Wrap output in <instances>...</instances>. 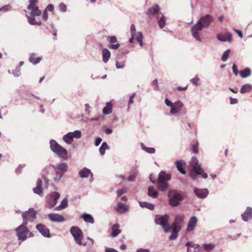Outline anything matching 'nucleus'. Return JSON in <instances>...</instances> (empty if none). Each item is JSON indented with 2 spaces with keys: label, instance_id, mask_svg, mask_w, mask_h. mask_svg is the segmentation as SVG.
Masks as SVG:
<instances>
[{
  "label": "nucleus",
  "instance_id": "nucleus-1",
  "mask_svg": "<svg viewBox=\"0 0 252 252\" xmlns=\"http://www.w3.org/2000/svg\"><path fill=\"white\" fill-rule=\"evenodd\" d=\"M190 165L192 167V170L190 171L189 175L190 177L194 180L197 175H201L202 177L206 179L208 178V175L204 172L203 168L196 158L193 157L190 161Z\"/></svg>",
  "mask_w": 252,
  "mask_h": 252
},
{
  "label": "nucleus",
  "instance_id": "nucleus-2",
  "mask_svg": "<svg viewBox=\"0 0 252 252\" xmlns=\"http://www.w3.org/2000/svg\"><path fill=\"white\" fill-rule=\"evenodd\" d=\"M49 144L50 148L54 153L63 159L67 158L68 152L67 150L58 144L56 140H50Z\"/></svg>",
  "mask_w": 252,
  "mask_h": 252
},
{
  "label": "nucleus",
  "instance_id": "nucleus-3",
  "mask_svg": "<svg viewBox=\"0 0 252 252\" xmlns=\"http://www.w3.org/2000/svg\"><path fill=\"white\" fill-rule=\"evenodd\" d=\"M27 225L28 224L26 222H23L21 225L15 229L19 240L24 241L27 239L28 236H33L32 233L27 227Z\"/></svg>",
  "mask_w": 252,
  "mask_h": 252
},
{
  "label": "nucleus",
  "instance_id": "nucleus-4",
  "mask_svg": "<svg viewBox=\"0 0 252 252\" xmlns=\"http://www.w3.org/2000/svg\"><path fill=\"white\" fill-rule=\"evenodd\" d=\"M171 175L166 174L165 172L161 171L158 179V187L159 189L162 191L166 190L168 187V181L171 180Z\"/></svg>",
  "mask_w": 252,
  "mask_h": 252
},
{
  "label": "nucleus",
  "instance_id": "nucleus-5",
  "mask_svg": "<svg viewBox=\"0 0 252 252\" xmlns=\"http://www.w3.org/2000/svg\"><path fill=\"white\" fill-rule=\"evenodd\" d=\"M55 171V175L54 177V181L59 182L63 177V174L67 171L68 165L65 162H62L57 165H53Z\"/></svg>",
  "mask_w": 252,
  "mask_h": 252
},
{
  "label": "nucleus",
  "instance_id": "nucleus-6",
  "mask_svg": "<svg viewBox=\"0 0 252 252\" xmlns=\"http://www.w3.org/2000/svg\"><path fill=\"white\" fill-rule=\"evenodd\" d=\"M168 197L169 199V204L172 207L177 206L183 200L182 194L174 189H170L168 191Z\"/></svg>",
  "mask_w": 252,
  "mask_h": 252
},
{
  "label": "nucleus",
  "instance_id": "nucleus-7",
  "mask_svg": "<svg viewBox=\"0 0 252 252\" xmlns=\"http://www.w3.org/2000/svg\"><path fill=\"white\" fill-rule=\"evenodd\" d=\"M70 233L74 238L75 243L79 245L85 246L86 243H83L82 241L83 239V232L78 226H72L70 228Z\"/></svg>",
  "mask_w": 252,
  "mask_h": 252
},
{
  "label": "nucleus",
  "instance_id": "nucleus-8",
  "mask_svg": "<svg viewBox=\"0 0 252 252\" xmlns=\"http://www.w3.org/2000/svg\"><path fill=\"white\" fill-rule=\"evenodd\" d=\"M169 218V217L168 215H158L156 216L155 220V223L158 225H161L165 233L170 231L169 223L168 222Z\"/></svg>",
  "mask_w": 252,
  "mask_h": 252
},
{
  "label": "nucleus",
  "instance_id": "nucleus-9",
  "mask_svg": "<svg viewBox=\"0 0 252 252\" xmlns=\"http://www.w3.org/2000/svg\"><path fill=\"white\" fill-rule=\"evenodd\" d=\"M31 12L29 15H27L28 22L32 25H41V22L40 21H37L35 20L34 17L40 16L41 14V11L39 9L38 6H35L32 9L30 10Z\"/></svg>",
  "mask_w": 252,
  "mask_h": 252
},
{
  "label": "nucleus",
  "instance_id": "nucleus-10",
  "mask_svg": "<svg viewBox=\"0 0 252 252\" xmlns=\"http://www.w3.org/2000/svg\"><path fill=\"white\" fill-rule=\"evenodd\" d=\"M36 212L32 208H31L28 211L24 212L22 214L23 222H26L28 224V221L31 222L36 218Z\"/></svg>",
  "mask_w": 252,
  "mask_h": 252
},
{
  "label": "nucleus",
  "instance_id": "nucleus-11",
  "mask_svg": "<svg viewBox=\"0 0 252 252\" xmlns=\"http://www.w3.org/2000/svg\"><path fill=\"white\" fill-rule=\"evenodd\" d=\"M203 27L198 22L193 25L190 29L192 36L198 41L201 42L202 39L199 36V32L202 31Z\"/></svg>",
  "mask_w": 252,
  "mask_h": 252
},
{
  "label": "nucleus",
  "instance_id": "nucleus-12",
  "mask_svg": "<svg viewBox=\"0 0 252 252\" xmlns=\"http://www.w3.org/2000/svg\"><path fill=\"white\" fill-rule=\"evenodd\" d=\"M213 21V17L209 14L202 16L197 21L203 28L209 27Z\"/></svg>",
  "mask_w": 252,
  "mask_h": 252
},
{
  "label": "nucleus",
  "instance_id": "nucleus-13",
  "mask_svg": "<svg viewBox=\"0 0 252 252\" xmlns=\"http://www.w3.org/2000/svg\"><path fill=\"white\" fill-rule=\"evenodd\" d=\"M60 196V194L58 192H52L50 194L48 201L49 207L51 208L55 206L58 199Z\"/></svg>",
  "mask_w": 252,
  "mask_h": 252
},
{
  "label": "nucleus",
  "instance_id": "nucleus-14",
  "mask_svg": "<svg viewBox=\"0 0 252 252\" xmlns=\"http://www.w3.org/2000/svg\"><path fill=\"white\" fill-rule=\"evenodd\" d=\"M36 228L41 235L47 238H50L51 235L48 228L44 224L39 223L36 225Z\"/></svg>",
  "mask_w": 252,
  "mask_h": 252
},
{
  "label": "nucleus",
  "instance_id": "nucleus-15",
  "mask_svg": "<svg viewBox=\"0 0 252 252\" xmlns=\"http://www.w3.org/2000/svg\"><path fill=\"white\" fill-rule=\"evenodd\" d=\"M171 235L169 237L170 240H174L178 236V232L181 230V227L177 225V222H174L171 225Z\"/></svg>",
  "mask_w": 252,
  "mask_h": 252
},
{
  "label": "nucleus",
  "instance_id": "nucleus-16",
  "mask_svg": "<svg viewBox=\"0 0 252 252\" xmlns=\"http://www.w3.org/2000/svg\"><path fill=\"white\" fill-rule=\"evenodd\" d=\"M194 192L195 195L200 198H205L209 193L207 189H199L195 188L194 189Z\"/></svg>",
  "mask_w": 252,
  "mask_h": 252
},
{
  "label": "nucleus",
  "instance_id": "nucleus-17",
  "mask_svg": "<svg viewBox=\"0 0 252 252\" xmlns=\"http://www.w3.org/2000/svg\"><path fill=\"white\" fill-rule=\"evenodd\" d=\"M160 10L159 6L157 4H155L152 7L148 8L146 12V14L148 16H155L156 14H159Z\"/></svg>",
  "mask_w": 252,
  "mask_h": 252
},
{
  "label": "nucleus",
  "instance_id": "nucleus-18",
  "mask_svg": "<svg viewBox=\"0 0 252 252\" xmlns=\"http://www.w3.org/2000/svg\"><path fill=\"white\" fill-rule=\"evenodd\" d=\"M197 222V219L196 217H192L188 224V226L187 228V231L190 232L192 231L194 228L195 227L196 224Z\"/></svg>",
  "mask_w": 252,
  "mask_h": 252
},
{
  "label": "nucleus",
  "instance_id": "nucleus-19",
  "mask_svg": "<svg viewBox=\"0 0 252 252\" xmlns=\"http://www.w3.org/2000/svg\"><path fill=\"white\" fill-rule=\"evenodd\" d=\"M48 216L49 219L54 222H63L64 221L63 217L59 214H49Z\"/></svg>",
  "mask_w": 252,
  "mask_h": 252
},
{
  "label": "nucleus",
  "instance_id": "nucleus-20",
  "mask_svg": "<svg viewBox=\"0 0 252 252\" xmlns=\"http://www.w3.org/2000/svg\"><path fill=\"white\" fill-rule=\"evenodd\" d=\"M183 106V103L181 101H177L174 103V104L170 110V113L175 114L178 113L181 108Z\"/></svg>",
  "mask_w": 252,
  "mask_h": 252
},
{
  "label": "nucleus",
  "instance_id": "nucleus-21",
  "mask_svg": "<svg viewBox=\"0 0 252 252\" xmlns=\"http://www.w3.org/2000/svg\"><path fill=\"white\" fill-rule=\"evenodd\" d=\"M232 35L229 32H226L224 35H222L220 33L218 34L217 39L221 41H228L229 42H231Z\"/></svg>",
  "mask_w": 252,
  "mask_h": 252
},
{
  "label": "nucleus",
  "instance_id": "nucleus-22",
  "mask_svg": "<svg viewBox=\"0 0 252 252\" xmlns=\"http://www.w3.org/2000/svg\"><path fill=\"white\" fill-rule=\"evenodd\" d=\"M42 184V181L41 179H38L36 182V187L33 189V192L40 196H42L43 195Z\"/></svg>",
  "mask_w": 252,
  "mask_h": 252
},
{
  "label": "nucleus",
  "instance_id": "nucleus-23",
  "mask_svg": "<svg viewBox=\"0 0 252 252\" xmlns=\"http://www.w3.org/2000/svg\"><path fill=\"white\" fill-rule=\"evenodd\" d=\"M116 211L119 214H124L129 211V208L126 204L119 202Z\"/></svg>",
  "mask_w": 252,
  "mask_h": 252
},
{
  "label": "nucleus",
  "instance_id": "nucleus-24",
  "mask_svg": "<svg viewBox=\"0 0 252 252\" xmlns=\"http://www.w3.org/2000/svg\"><path fill=\"white\" fill-rule=\"evenodd\" d=\"M35 56V54L32 53L31 54L29 59V62L33 64H36L39 63L42 59V57H36Z\"/></svg>",
  "mask_w": 252,
  "mask_h": 252
},
{
  "label": "nucleus",
  "instance_id": "nucleus-25",
  "mask_svg": "<svg viewBox=\"0 0 252 252\" xmlns=\"http://www.w3.org/2000/svg\"><path fill=\"white\" fill-rule=\"evenodd\" d=\"M80 218L83 219L87 223H90L91 224L94 223V220L93 217L89 214L84 213L81 216Z\"/></svg>",
  "mask_w": 252,
  "mask_h": 252
},
{
  "label": "nucleus",
  "instance_id": "nucleus-26",
  "mask_svg": "<svg viewBox=\"0 0 252 252\" xmlns=\"http://www.w3.org/2000/svg\"><path fill=\"white\" fill-rule=\"evenodd\" d=\"M120 225L118 223H115L112 226L111 236L113 237H117L120 233L121 230L119 229Z\"/></svg>",
  "mask_w": 252,
  "mask_h": 252
},
{
  "label": "nucleus",
  "instance_id": "nucleus-27",
  "mask_svg": "<svg viewBox=\"0 0 252 252\" xmlns=\"http://www.w3.org/2000/svg\"><path fill=\"white\" fill-rule=\"evenodd\" d=\"M90 174L92 175V173L91 170L86 167L83 168L79 172V175L82 178H87Z\"/></svg>",
  "mask_w": 252,
  "mask_h": 252
},
{
  "label": "nucleus",
  "instance_id": "nucleus-28",
  "mask_svg": "<svg viewBox=\"0 0 252 252\" xmlns=\"http://www.w3.org/2000/svg\"><path fill=\"white\" fill-rule=\"evenodd\" d=\"M111 45L110 48L113 49H117L120 47V44L117 43V38L115 36H111L109 40Z\"/></svg>",
  "mask_w": 252,
  "mask_h": 252
},
{
  "label": "nucleus",
  "instance_id": "nucleus-29",
  "mask_svg": "<svg viewBox=\"0 0 252 252\" xmlns=\"http://www.w3.org/2000/svg\"><path fill=\"white\" fill-rule=\"evenodd\" d=\"M185 163L183 160H177L176 166L178 170L182 174H186L185 169Z\"/></svg>",
  "mask_w": 252,
  "mask_h": 252
},
{
  "label": "nucleus",
  "instance_id": "nucleus-30",
  "mask_svg": "<svg viewBox=\"0 0 252 252\" xmlns=\"http://www.w3.org/2000/svg\"><path fill=\"white\" fill-rule=\"evenodd\" d=\"M102 60L104 63H106L109 61L111 53L107 49H103L102 50Z\"/></svg>",
  "mask_w": 252,
  "mask_h": 252
},
{
  "label": "nucleus",
  "instance_id": "nucleus-31",
  "mask_svg": "<svg viewBox=\"0 0 252 252\" xmlns=\"http://www.w3.org/2000/svg\"><path fill=\"white\" fill-rule=\"evenodd\" d=\"M138 173V170L137 169H134L131 170L128 178V181L129 182H133L135 180Z\"/></svg>",
  "mask_w": 252,
  "mask_h": 252
},
{
  "label": "nucleus",
  "instance_id": "nucleus-32",
  "mask_svg": "<svg viewBox=\"0 0 252 252\" xmlns=\"http://www.w3.org/2000/svg\"><path fill=\"white\" fill-rule=\"evenodd\" d=\"M239 73L241 77L245 78L251 75V70L249 68L246 67L244 70H241Z\"/></svg>",
  "mask_w": 252,
  "mask_h": 252
},
{
  "label": "nucleus",
  "instance_id": "nucleus-33",
  "mask_svg": "<svg viewBox=\"0 0 252 252\" xmlns=\"http://www.w3.org/2000/svg\"><path fill=\"white\" fill-rule=\"evenodd\" d=\"M139 205L141 207L146 208L150 210H153L154 209V206L153 204L148 203L147 202H139Z\"/></svg>",
  "mask_w": 252,
  "mask_h": 252
},
{
  "label": "nucleus",
  "instance_id": "nucleus-34",
  "mask_svg": "<svg viewBox=\"0 0 252 252\" xmlns=\"http://www.w3.org/2000/svg\"><path fill=\"white\" fill-rule=\"evenodd\" d=\"M148 194L153 198H156L158 195V192L155 190L153 187H149Z\"/></svg>",
  "mask_w": 252,
  "mask_h": 252
},
{
  "label": "nucleus",
  "instance_id": "nucleus-35",
  "mask_svg": "<svg viewBox=\"0 0 252 252\" xmlns=\"http://www.w3.org/2000/svg\"><path fill=\"white\" fill-rule=\"evenodd\" d=\"M140 146H141V149L144 151L145 152L149 153V154H154L156 152V150L155 148H149V147H147L146 146H145V145L142 143H140Z\"/></svg>",
  "mask_w": 252,
  "mask_h": 252
},
{
  "label": "nucleus",
  "instance_id": "nucleus-36",
  "mask_svg": "<svg viewBox=\"0 0 252 252\" xmlns=\"http://www.w3.org/2000/svg\"><path fill=\"white\" fill-rule=\"evenodd\" d=\"M63 139L64 142L67 144H71L73 141V139L72 138L71 135H70L69 132L63 135Z\"/></svg>",
  "mask_w": 252,
  "mask_h": 252
},
{
  "label": "nucleus",
  "instance_id": "nucleus-37",
  "mask_svg": "<svg viewBox=\"0 0 252 252\" xmlns=\"http://www.w3.org/2000/svg\"><path fill=\"white\" fill-rule=\"evenodd\" d=\"M156 18L158 20V23L159 27L161 29H162L164 27L165 23H166L165 17L164 16V15L163 14H162V16L161 17L158 18L157 16H156Z\"/></svg>",
  "mask_w": 252,
  "mask_h": 252
},
{
  "label": "nucleus",
  "instance_id": "nucleus-38",
  "mask_svg": "<svg viewBox=\"0 0 252 252\" xmlns=\"http://www.w3.org/2000/svg\"><path fill=\"white\" fill-rule=\"evenodd\" d=\"M109 149V147L106 142H104L101 144L99 149V152L100 154L102 156L105 154L106 150Z\"/></svg>",
  "mask_w": 252,
  "mask_h": 252
},
{
  "label": "nucleus",
  "instance_id": "nucleus-39",
  "mask_svg": "<svg viewBox=\"0 0 252 252\" xmlns=\"http://www.w3.org/2000/svg\"><path fill=\"white\" fill-rule=\"evenodd\" d=\"M252 89V86L251 85L248 84H245L241 87L240 92L241 94H245L251 91Z\"/></svg>",
  "mask_w": 252,
  "mask_h": 252
},
{
  "label": "nucleus",
  "instance_id": "nucleus-40",
  "mask_svg": "<svg viewBox=\"0 0 252 252\" xmlns=\"http://www.w3.org/2000/svg\"><path fill=\"white\" fill-rule=\"evenodd\" d=\"M67 205H68L67 199L66 198H64L62 201L61 204L59 206H58L56 208L55 210H62L63 209H64L67 207Z\"/></svg>",
  "mask_w": 252,
  "mask_h": 252
},
{
  "label": "nucleus",
  "instance_id": "nucleus-41",
  "mask_svg": "<svg viewBox=\"0 0 252 252\" xmlns=\"http://www.w3.org/2000/svg\"><path fill=\"white\" fill-rule=\"evenodd\" d=\"M70 135H71L73 139H79L82 136V132L79 130H76L73 132H69Z\"/></svg>",
  "mask_w": 252,
  "mask_h": 252
},
{
  "label": "nucleus",
  "instance_id": "nucleus-42",
  "mask_svg": "<svg viewBox=\"0 0 252 252\" xmlns=\"http://www.w3.org/2000/svg\"><path fill=\"white\" fill-rule=\"evenodd\" d=\"M202 247L205 251L209 252L214 249L215 245L213 243L204 244L202 245Z\"/></svg>",
  "mask_w": 252,
  "mask_h": 252
},
{
  "label": "nucleus",
  "instance_id": "nucleus-43",
  "mask_svg": "<svg viewBox=\"0 0 252 252\" xmlns=\"http://www.w3.org/2000/svg\"><path fill=\"white\" fill-rule=\"evenodd\" d=\"M103 112L104 114H109L112 112V105L110 102H107L106 105L103 109Z\"/></svg>",
  "mask_w": 252,
  "mask_h": 252
},
{
  "label": "nucleus",
  "instance_id": "nucleus-44",
  "mask_svg": "<svg viewBox=\"0 0 252 252\" xmlns=\"http://www.w3.org/2000/svg\"><path fill=\"white\" fill-rule=\"evenodd\" d=\"M230 52V50L227 49L223 53L221 57V60L223 62H225L227 60Z\"/></svg>",
  "mask_w": 252,
  "mask_h": 252
},
{
  "label": "nucleus",
  "instance_id": "nucleus-45",
  "mask_svg": "<svg viewBox=\"0 0 252 252\" xmlns=\"http://www.w3.org/2000/svg\"><path fill=\"white\" fill-rule=\"evenodd\" d=\"M127 188L126 187H124L121 189H119L117 191V195L118 197L120 196L121 195L124 194L126 192Z\"/></svg>",
  "mask_w": 252,
  "mask_h": 252
},
{
  "label": "nucleus",
  "instance_id": "nucleus-46",
  "mask_svg": "<svg viewBox=\"0 0 252 252\" xmlns=\"http://www.w3.org/2000/svg\"><path fill=\"white\" fill-rule=\"evenodd\" d=\"M11 8V6L10 4H6L0 8V11H1L5 12H7L10 10Z\"/></svg>",
  "mask_w": 252,
  "mask_h": 252
},
{
  "label": "nucleus",
  "instance_id": "nucleus-47",
  "mask_svg": "<svg viewBox=\"0 0 252 252\" xmlns=\"http://www.w3.org/2000/svg\"><path fill=\"white\" fill-rule=\"evenodd\" d=\"M12 74L15 77H19L21 75V70L20 67H17L13 70Z\"/></svg>",
  "mask_w": 252,
  "mask_h": 252
},
{
  "label": "nucleus",
  "instance_id": "nucleus-48",
  "mask_svg": "<svg viewBox=\"0 0 252 252\" xmlns=\"http://www.w3.org/2000/svg\"><path fill=\"white\" fill-rule=\"evenodd\" d=\"M241 216L243 220L245 221H247L248 220L251 219L250 216L248 215L247 213H246V211L244 214L241 215Z\"/></svg>",
  "mask_w": 252,
  "mask_h": 252
},
{
  "label": "nucleus",
  "instance_id": "nucleus-49",
  "mask_svg": "<svg viewBox=\"0 0 252 252\" xmlns=\"http://www.w3.org/2000/svg\"><path fill=\"white\" fill-rule=\"evenodd\" d=\"M130 31L131 35H132V36H134L135 35L136 28L134 24H132L131 25Z\"/></svg>",
  "mask_w": 252,
  "mask_h": 252
},
{
  "label": "nucleus",
  "instance_id": "nucleus-50",
  "mask_svg": "<svg viewBox=\"0 0 252 252\" xmlns=\"http://www.w3.org/2000/svg\"><path fill=\"white\" fill-rule=\"evenodd\" d=\"M186 246L187 247H192V248H194L195 249H197L199 247V245H196L195 244H193L192 242H188L186 244Z\"/></svg>",
  "mask_w": 252,
  "mask_h": 252
},
{
  "label": "nucleus",
  "instance_id": "nucleus-51",
  "mask_svg": "<svg viewBox=\"0 0 252 252\" xmlns=\"http://www.w3.org/2000/svg\"><path fill=\"white\" fill-rule=\"evenodd\" d=\"M45 10L47 11H49L52 12L54 10V5L52 4H48L45 8Z\"/></svg>",
  "mask_w": 252,
  "mask_h": 252
},
{
  "label": "nucleus",
  "instance_id": "nucleus-52",
  "mask_svg": "<svg viewBox=\"0 0 252 252\" xmlns=\"http://www.w3.org/2000/svg\"><path fill=\"white\" fill-rule=\"evenodd\" d=\"M42 18L45 21H46L48 19V14L47 13V11L46 10H44V11L42 14Z\"/></svg>",
  "mask_w": 252,
  "mask_h": 252
},
{
  "label": "nucleus",
  "instance_id": "nucleus-53",
  "mask_svg": "<svg viewBox=\"0 0 252 252\" xmlns=\"http://www.w3.org/2000/svg\"><path fill=\"white\" fill-rule=\"evenodd\" d=\"M199 80V78L196 76V77L192 78L190 80V82L196 86L198 85V81Z\"/></svg>",
  "mask_w": 252,
  "mask_h": 252
},
{
  "label": "nucleus",
  "instance_id": "nucleus-54",
  "mask_svg": "<svg viewBox=\"0 0 252 252\" xmlns=\"http://www.w3.org/2000/svg\"><path fill=\"white\" fill-rule=\"evenodd\" d=\"M143 38V34H142V32H137V36H136V40L137 41H139V40H142Z\"/></svg>",
  "mask_w": 252,
  "mask_h": 252
},
{
  "label": "nucleus",
  "instance_id": "nucleus-55",
  "mask_svg": "<svg viewBox=\"0 0 252 252\" xmlns=\"http://www.w3.org/2000/svg\"><path fill=\"white\" fill-rule=\"evenodd\" d=\"M59 6H60V8L61 11H62L63 12H65L66 11L67 7H66V5L65 4H64L63 3H61L60 4Z\"/></svg>",
  "mask_w": 252,
  "mask_h": 252
},
{
  "label": "nucleus",
  "instance_id": "nucleus-56",
  "mask_svg": "<svg viewBox=\"0 0 252 252\" xmlns=\"http://www.w3.org/2000/svg\"><path fill=\"white\" fill-rule=\"evenodd\" d=\"M183 219H184V217L183 216H176V217L175 218V220L174 222H176L177 224L178 222L182 221Z\"/></svg>",
  "mask_w": 252,
  "mask_h": 252
},
{
  "label": "nucleus",
  "instance_id": "nucleus-57",
  "mask_svg": "<svg viewBox=\"0 0 252 252\" xmlns=\"http://www.w3.org/2000/svg\"><path fill=\"white\" fill-rule=\"evenodd\" d=\"M165 104L169 107H170L171 108L173 106L174 103H173L170 100H168L167 98L165 99Z\"/></svg>",
  "mask_w": 252,
  "mask_h": 252
},
{
  "label": "nucleus",
  "instance_id": "nucleus-58",
  "mask_svg": "<svg viewBox=\"0 0 252 252\" xmlns=\"http://www.w3.org/2000/svg\"><path fill=\"white\" fill-rule=\"evenodd\" d=\"M246 213H247L251 218L252 217V208L251 207H247L246 210Z\"/></svg>",
  "mask_w": 252,
  "mask_h": 252
},
{
  "label": "nucleus",
  "instance_id": "nucleus-59",
  "mask_svg": "<svg viewBox=\"0 0 252 252\" xmlns=\"http://www.w3.org/2000/svg\"><path fill=\"white\" fill-rule=\"evenodd\" d=\"M232 70L235 75H237L238 73L237 66L235 64H234L232 66Z\"/></svg>",
  "mask_w": 252,
  "mask_h": 252
},
{
  "label": "nucleus",
  "instance_id": "nucleus-60",
  "mask_svg": "<svg viewBox=\"0 0 252 252\" xmlns=\"http://www.w3.org/2000/svg\"><path fill=\"white\" fill-rule=\"evenodd\" d=\"M192 151H193V153L194 154L198 153V146L197 144H194L192 146Z\"/></svg>",
  "mask_w": 252,
  "mask_h": 252
},
{
  "label": "nucleus",
  "instance_id": "nucleus-61",
  "mask_svg": "<svg viewBox=\"0 0 252 252\" xmlns=\"http://www.w3.org/2000/svg\"><path fill=\"white\" fill-rule=\"evenodd\" d=\"M102 142V139L100 137H97L95 141V145L98 146Z\"/></svg>",
  "mask_w": 252,
  "mask_h": 252
},
{
  "label": "nucleus",
  "instance_id": "nucleus-62",
  "mask_svg": "<svg viewBox=\"0 0 252 252\" xmlns=\"http://www.w3.org/2000/svg\"><path fill=\"white\" fill-rule=\"evenodd\" d=\"M125 65L123 63H119V62H117L116 63V67L117 69H121L124 68Z\"/></svg>",
  "mask_w": 252,
  "mask_h": 252
},
{
  "label": "nucleus",
  "instance_id": "nucleus-63",
  "mask_svg": "<svg viewBox=\"0 0 252 252\" xmlns=\"http://www.w3.org/2000/svg\"><path fill=\"white\" fill-rule=\"evenodd\" d=\"M230 103L231 104H235L238 103V99L232 97L230 98Z\"/></svg>",
  "mask_w": 252,
  "mask_h": 252
},
{
  "label": "nucleus",
  "instance_id": "nucleus-64",
  "mask_svg": "<svg viewBox=\"0 0 252 252\" xmlns=\"http://www.w3.org/2000/svg\"><path fill=\"white\" fill-rule=\"evenodd\" d=\"M105 252H118V251L113 248H106Z\"/></svg>",
  "mask_w": 252,
  "mask_h": 252
}]
</instances>
